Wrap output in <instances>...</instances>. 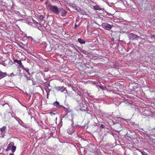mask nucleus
<instances>
[{"mask_svg": "<svg viewBox=\"0 0 155 155\" xmlns=\"http://www.w3.org/2000/svg\"><path fill=\"white\" fill-rule=\"evenodd\" d=\"M16 147L14 145H13V146L12 147V148L10 149V150H11L12 152V153L14 152L16 149Z\"/></svg>", "mask_w": 155, "mask_h": 155, "instance_id": "ddd939ff", "label": "nucleus"}, {"mask_svg": "<svg viewBox=\"0 0 155 155\" xmlns=\"http://www.w3.org/2000/svg\"><path fill=\"white\" fill-rule=\"evenodd\" d=\"M33 84L34 85H35V84L33 82V84Z\"/></svg>", "mask_w": 155, "mask_h": 155, "instance_id": "bb28decb", "label": "nucleus"}, {"mask_svg": "<svg viewBox=\"0 0 155 155\" xmlns=\"http://www.w3.org/2000/svg\"><path fill=\"white\" fill-rule=\"evenodd\" d=\"M22 68L24 70L27 72L29 75L30 74L29 72V69L28 68H25L23 65H22Z\"/></svg>", "mask_w": 155, "mask_h": 155, "instance_id": "4468645a", "label": "nucleus"}, {"mask_svg": "<svg viewBox=\"0 0 155 155\" xmlns=\"http://www.w3.org/2000/svg\"><path fill=\"white\" fill-rule=\"evenodd\" d=\"M14 61L15 62L17 63L18 64L20 67H22V65H23L22 64L21 60H18L17 59H15L14 60Z\"/></svg>", "mask_w": 155, "mask_h": 155, "instance_id": "1a4fd4ad", "label": "nucleus"}, {"mask_svg": "<svg viewBox=\"0 0 155 155\" xmlns=\"http://www.w3.org/2000/svg\"><path fill=\"white\" fill-rule=\"evenodd\" d=\"M44 17L42 15H41L40 17V19H43Z\"/></svg>", "mask_w": 155, "mask_h": 155, "instance_id": "6ab92c4d", "label": "nucleus"}, {"mask_svg": "<svg viewBox=\"0 0 155 155\" xmlns=\"http://www.w3.org/2000/svg\"><path fill=\"white\" fill-rule=\"evenodd\" d=\"M6 75V73L0 71V80L5 77Z\"/></svg>", "mask_w": 155, "mask_h": 155, "instance_id": "9b49d317", "label": "nucleus"}, {"mask_svg": "<svg viewBox=\"0 0 155 155\" xmlns=\"http://www.w3.org/2000/svg\"><path fill=\"white\" fill-rule=\"evenodd\" d=\"M14 145V143L13 142H11L8 145L7 148L5 150V151L7 152L10 150L12 147Z\"/></svg>", "mask_w": 155, "mask_h": 155, "instance_id": "6e6552de", "label": "nucleus"}, {"mask_svg": "<svg viewBox=\"0 0 155 155\" xmlns=\"http://www.w3.org/2000/svg\"><path fill=\"white\" fill-rule=\"evenodd\" d=\"M114 129L116 132L119 133L122 130L121 125L119 123L116 124L114 126Z\"/></svg>", "mask_w": 155, "mask_h": 155, "instance_id": "f03ea898", "label": "nucleus"}, {"mask_svg": "<svg viewBox=\"0 0 155 155\" xmlns=\"http://www.w3.org/2000/svg\"><path fill=\"white\" fill-rule=\"evenodd\" d=\"M9 155H14L13 153H10Z\"/></svg>", "mask_w": 155, "mask_h": 155, "instance_id": "b1692460", "label": "nucleus"}, {"mask_svg": "<svg viewBox=\"0 0 155 155\" xmlns=\"http://www.w3.org/2000/svg\"><path fill=\"white\" fill-rule=\"evenodd\" d=\"M78 41L81 44H85V41L81 38H79L78 40Z\"/></svg>", "mask_w": 155, "mask_h": 155, "instance_id": "f8f14e48", "label": "nucleus"}, {"mask_svg": "<svg viewBox=\"0 0 155 155\" xmlns=\"http://www.w3.org/2000/svg\"><path fill=\"white\" fill-rule=\"evenodd\" d=\"M67 12L63 8H61L59 10V14L63 17L66 16L67 15Z\"/></svg>", "mask_w": 155, "mask_h": 155, "instance_id": "39448f33", "label": "nucleus"}, {"mask_svg": "<svg viewBox=\"0 0 155 155\" xmlns=\"http://www.w3.org/2000/svg\"><path fill=\"white\" fill-rule=\"evenodd\" d=\"M47 7L50 10L55 14H59V9L56 6L52 5L50 3H49L48 4Z\"/></svg>", "mask_w": 155, "mask_h": 155, "instance_id": "f257e3e1", "label": "nucleus"}, {"mask_svg": "<svg viewBox=\"0 0 155 155\" xmlns=\"http://www.w3.org/2000/svg\"><path fill=\"white\" fill-rule=\"evenodd\" d=\"M142 155H147V153L144 151H140Z\"/></svg>", "mask_w": 155, "mask_h": 155, "instance_id": "f3484780", "label": "nucleus"}, {"mask_svg": "<svg viewBox=\"0 0 155 155\" xmlns=\"http://www.w3.org/2000/svg\"><path fill=\"white\" fill-rule=\"evenodd\" d=\"M155 36L154 35H152L151 36V38H155V36Z\"/></svg>", "mask_w": 155, "mask_h": 155, "instance_id": "5701e85b", "label": "nucleus"}, {"mask_svg": "<svg viewBox=\"0 0 155 155\" xmlns=\"http://www.w3.org/2000/svg\"><path fill=\"white\" fill-rule=\"evenodd\" d=\"M100 88L102 90L104 89V87L102 86H99Z\"/></svg>", "mask_w": 155, "mask_h": 155, "instance_id": "412c9836", "label": "nucleus"}, {"mask_svg": "<svg viewBox=\"0 0 155 155\" xmlns=\"http://www.w3.org/2000/svg\"><path fill=\"white\" fill-rule=\"evenodd\" d=\"M21 47H22V46H21V48H21Z\"/></svg>", "mask_w": 155, "mask_h": 155, "instance_id": "c85d7f7f", "label": "nucleus"}, {"mask_svg": "<svg viewBox=\"0 0 155 155\" xmlns=\"http://www.w3.org/2000/svg\"><path fill=\"white\" fill-rule=\"evenodd\" d=\"M67 24H68V23L66 22L65 23V25H67Z\"/></svg>", "mask_w": 155, "mask_h": 155, "instance_id": "393cba45", "label": "nucleus"}, {"mask_svg": "<svg viewBox=\"0 0 155 155\" xmlns=\"http://www.w3.org/2000/svg\"><path fill=\"white\" fill-rule=\"evenodd\" d=\"M54 104L56 106H57L59 105V103L58 101H56L54 103Z\"/></svg>", "mask_w": 155, "mask_h": 155, "instance_id": "a211bd4d", "label": "nucleus"}, {"mask_svg": "<svg viewBox=\"0 0 155 155\" xmlns=\"http://www.w3.org/2000/svg\"><path fill=\"white\" fill-rule=\"evenodd\" d=\"M32 21L34 22V23L36 24L37 26L38 27H40L41 26V24L37 22L35 20H33Z\"/></svg>", "mask_w": 155, "mask_h": 155, "instance_id": "2eb2a0df", "label": "nucleus"}, {"mask_svg": "<svg viewBox=\"0 0 155 155\" xmlns=\"http://www.w3.org/2000/svg\"><path fill=\"white\" fill-rule=\"evenodd\" d=\"M45 89V90H46V91L47 92V98H48V95L49 93V92L50 91L49 90V89H48V87H46V88Z\"/></svg>", "mask_w": 155, "mask_h": 155, "instance_id": "dca6fc26", "label": "nucleus"}, {"mask_svg": "<svg viewBox=\"0 0 155 155\" xmlns=\"http://www.w3.org/2000/svg\"><path fill=\"white\" fill-rule=\"evenodd\" d=\"M54 89L56 90L57 91H60L61 92H64L65 91H67L66 88L64 87L63 86L56 87H54Z\"/></svg>", "mask_w": 155, "mask_h": 155, "instance_id": "20e7f679", "label": "nucleus"}, {"mask_svg": "<svg viewBox=\"0 0 155 155\" xmlns=\"http://www.w3.org/2000/svg\"><path fill=\"white\" fill-rule=\"evenodd\" d=\"M102 25L104 29L108 30H110L113 27L111 25L106 23H102Z\"/></svg>", "mask_w": 155, "mask_h": 155, "instance_id": "7ed1b4c3", "label": "nucleus"}, {"mask_svg": "<svg viewBox=\"0 0 155 155\" xmlns=\"http://www.w3.org/2000/svg\"><path fill=\"white\" fill-rule=\"evenodd\" d=\"M128 36L130 39L131 40H134L136 39L138 37L136 35L132 33H130L129 34Z\"/></svg>", "mask_w": 155, "mask_h": 155, "instance_id": "423d86ee", "label": "nucleus"}, {"mask_svg": "<svg viewBox=\"0 0 155 155\" xmlns=\"http://www.w3.org/2000/svg\"><path fill=\"white\" fill-rule=\"evenodd\" d=\"M6 126H4L0 129L1 134L0 137H3L5 136L4 132L6 129Z\"/></svg>", "mask_w": 155, "mask_h": 155, "instance_id": "0eeeda50", "label": "nucleus"}, {"mask_svg": "<svg viewBox=\"0 0 155 155\" xmlns=\"http://www.w3.org/2000/svg\"><path fill=\"white\" fill-rule=\"evenodd\" d=\"M101 127L103 128L104 127V126L103 124H101Z\"/></svg>", "mask_w": 155, "mask_h": 155, "instance_id": "aec40b11", "label": "nucleus"}, {"mask_svg": "<svg viewBox=\"0 0 155 155\" xmlns=\"http://www.w3.org/2000/svg\"><path fill=\"white\" fill-rule=\"evenodd\" d=\"M78 27V26L77 25H76V24L75 23L74 25V28H76L77 27Z\"/></svg>", "mask_w": 155, "mask_h": 155, "instance_id": "4be33fe9", "label": "nucleus"}, {"mask_svg": "<svg viewBox=\"0 0 155 155\" xmlns=\"http://www.w3.org/2000/svg\"><path fill=\"white\" fill-rule=\"evenodd\" d=\"M40 1L41 2H42L43 1V0H40Z\"/></svg>", "mask_w": 155, "mask_h": 155, "instance_id": "cd10ccee", "label": "nucleus"}, {"mask_svg": "<svg viewBox=\"0 0 155 155\" xmlns=\"http://www.w3.org/2000/svg\"><path fill=\"white\" fill-rule=\"evenodd\" d=\"M155 21L154 22V25L155 26V20H154Z\"/></svg>", "mask_w": 155, "mask_h": 155, "instance_id": "a878e982", "label": "nucleus"}, {"mask_svg": "<svg viewBox=\"0 0 155 155\" xmlns=\"http://www.w3.org/2000/svg\"><path fill=\"white\" fill-rule=\"evenodd\" d=\"M94 9L95 10L101 11L102 10V8L100 7L98 5H96L93 6Z\"/></svg>", "mask_w": 155, "mask_h": 155, "instance_id": "9d476101", "label": "nucleus"}]
</instances>
